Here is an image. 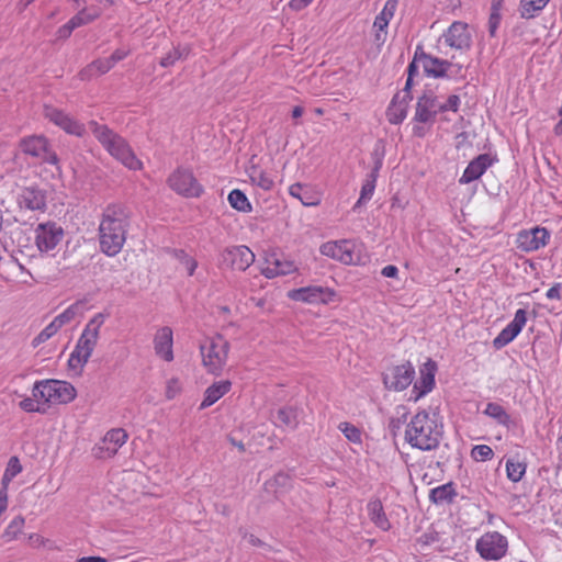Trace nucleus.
I'll return each instance as SVG.
<instances>
[{
	"instance_id": "nucleus-26",
	"label": "nucleus",
	"mask_w": 562,
	"mask_h": 562,
	"mask_svg": "<svg viewBox=\"0 0 562 562\" xmlns=\"http://www.w3.org/2000/svg\"><path fill=\"white\" fill-rule=\"evenodd\" d=\"M232 387V383L228 380H223L218 382H214L210 385L204 392V398L200 404V409H204L206 407L212 406L216 403L221 397L229 392Z\"/></svg>"
},
{
	"instance_id": "nucleus-6",
	"label": "nucleus",
	"mask_w": 562,
	"mask_h": 562,
	"mask_svg": "<svg viewBox=\"0 0 562 562\" xmlns=\"http://www.w3.org/2000/svg\"><path fill=\"white\" fill-rule=\"evenodd\" d=\"M32 395L46 404H67L76 397V389L66 381L41 380L34 383Z\"/></svg>"
},
{
	"instance_id": "nucleus-56",
	"label": "nucleus",
	"mask_w": 562,
	"mask_h": 562,
	"mask_svg": "<svg viewBox=\"0 0 562 562\" xmlns=\"http://www.w3.org/2000/svg\"><path fill=\"white\" fill-rule=\"evenodd\" d=\"M499 23H501L499 12L491 11V15H490L488 23H487L488 32L491 35L495 34V32L498 29Z\"/></svg>"
},
{
	"instance_id": "nucleus-53",
	"label": "nucleus",
	"mask_w": 562,
	"mask_h": 562,
	"mask_svg": "<svg viewBox=\"0 0 562 562\" xmlns=\"http://www.w3.org/2000/svg\"><path fill=\"white\" fill-rule=\"evenodd\" d=\"M4 472L13 477L22 472V465L18 457L13 456L9 459Z\"/></svg>"
},
{
	"instance_id": "nucleus-51",
	"label": "nucleus",
	"mask_w": 562,
	"mask_h": 562,
	"mask_svg": "<svg viewBox=\"0 0 562 562\" xmlns=\"http://www.w3.org/2000/svg\"><path fill=\"white\" fill-rule=\"evenodd\" d=\"M181 391L180 381L177 378H172L167 382L166 397L168 400L175 398Z\"/></svg>"
},
{
	"instance_id": "nucleus-38",
	"label": "nucleus",
	"mask_w": 562,
	"mask_h": 562,
	"mask_svg": "<svg viewBox=\"0 0 562 562\" xmlns=\"http://www.w3.org/2000/svg\"><path fill=\"white\" fill-rule=\"evenodd\" d=\"M95 16H98V12L90 13L87 10H81L77 15H75L64 25V29L70 33L76 27L92 21Z\"/></svg>"
},
{
	"instance_id": "nucleus-52",
	"label": "nucleus",
	"mask_w": 562,
	"mask_h": 562,
	"mask_svg": "<svg viewBox=\"0 0 562 562\" xmlns=\"http://www.w3.org/2000/svg\"><path fill=\"white\" fill-rule=\"evenodd\" d=\"M41 400H36L33 395L32 397H25L23 398L19 406L21 409H23L26 413H35L41 412L40 406L36 404V402H40Z\"/></svg>"
},
{
	"instance_id": "nucleus-22",
	"label": "nucleus",
	"mask_w": 562,
	"mask_h": 562,
	"mask_svg": "<svg viewBox=\"0 0 562 562\" xmlns=\"http://www.w3.org/2000/svg\"><path fill=\"white\" fill-rule=\"evenodd\" d=\"M497 159L490 154H480L464 169L459 182L468 184L477 180Z\"/></svg>"
},
{
	"instance_id": "nucleus-25",
	"label": "nucleus",
	"mask_w": 562,
	"mask_h": 562,
	"mask_svg": "<svg viewBox=\"0 0 562 562\" xmlns=\"http://www.w3.org/2000/svg\"><path fill=\"white\" fill-rule=\"evenodd\" d=\"M289 193L300 200L304 206H316L321 203L319 194L308 184L293 183L289 188Z\"/></svg>"
},
{
	"instance_id": "nucleus-20",
	"label": "nucleus",
	"mask_w": 562,
	"mask_h": 562,
	"mask_svg": "<svg viewBox=\"0 0 562 562\" xmlns=\"http://www.w3.org/2000/svg\"><path fill=\"white\" fill-rule=\"evenodd\" d=\"M437 372V363L428 359L419 368V379L415 382L412 390V397L414 401H418L426 394L432 391L435 386V374Z\"/></svg>"
},
{
	"instance_id": "nucleus-61",
	"label": "nucleus",
	"mask_w": 562,
	"mask_h": 562,
	"mask_svg": "<svg viewBox=\"0 0 562 562\" xmlns=\"http://www.w3.org/2000/svg\"><path fill=\"white\" fill-rule=\"evenodd\" d=\"M59 329L56 327V325L50 322L41 333L40 335L45 339L48 340L50 337H53Z\"/></svg>"
},
{
	"instance_id": "nucleus-1",
	"label": "nucleus",
	"mask_w": 562,
	"mask_h": 562,
	"mask_svg": "<svg viewBox=\"0 0 562 562\" xmlns=\"http://www.w3.org/2000/svg\"><path fill=\"white\" fill-rule=\"evenodd\" d=\"M132 211L123 203H111L103 210L99 224V244L103 254L116 256L123 248L131 225Z\"/></svg>"
},
{
	"instance_id": "nucleus-49",
	"label": "nucleus",
	"mask_w": 562,
	"mask_h": 562,
	"mask_svg": "<svg viewBox=\"0 0 562 562\" xmlns=\"http://www.w3.org/2000/svg\"><path fill=\"white\" fill-rule=\"evenodd\" d=\"M460 106V98L457 94H451L448 97L447 101L445 103H439V111L440 113L452 111L458 112Z\"/></svg>"
},
{
	"instance_id": "nucleus-59",
	"label": "nucleus",
	"mask_w": 562,
	"mask_h": 562,
	"mask_svg": "<svg viewBox=\"0 0 562 562\" xmlns=\"http://www.w3.org/2000/svg\"><path fill=\"white\" fill-rule=\"evenodd\" d=\"M562 291V283H554L546 293L549 300H560Z\"/></svg>"
},
{
	"instance_id": "nucleus-47",
	"label": "nucleus",
	"mask_w": 562,
	"mask_h": 562,
	"mask_svg": "<svg viewBox=\"0 0 562 562\" xmlns=\"http://www.w3.org/2000/svg\"><path fill=\"white\" fill-rule=\"evenodd\" d=\"M271 261H272V265L276 266L277 270H279L281 276L290 274L296 270V267L294 266V263L292 261L281 260L274 256H272Z\"/></svg>"
},
{
	"instance_id": "nucleus-54",
	"label": "nucleus",
	"mask_w": 562,
	"mask_h": 562,
	"mask_svg": "<svg viewBox=\"0 0 562 562\" xmlns=\"http://www.w3.org/2000/svg\"><path fill=\"white\" fill-rule=\"evenodd\" d=\"M181 254V263L184 266L187 272H188V276H193L196 267H198V262L194 258L188 256L184 254V251H180Z\"/></svg>"
},
{
	"instance_id": "nucleus-3",
	"label": "nucleus",
	"mask_w": 562,
	"mask_h": 562,
	"mask_svg": "<svg viewBox=\"0 0 562 562\" xmlns=\"http://www.w3.org/2000/svg\"><path fill=\"white\" fill-rule=\"evenodd\" d=\"M89 127L102 147L123 166L130 170H140L143 168V162L136 157L124 137L108 125L99 124L95 121H90Z\"/></svg>"
},
{
	"instance_id": "nucleus-18",
	"label": "nucleus",
	"mask_w": 562,
	"mask_h": 562,
	"mask_svg": "<svg viewBox=\"0 0 562 562\" xmlns=\"http://www.w3.org/2000/svg\"><path fill=\"white\" fill-rule=\"evenodd\" d=\"M415 61H422L424 72L428 77L443 78L452 64L446 59L432 57L424 52L422 45H417L415 50Z\"/></svg>"
},
{
	"instance_id": "nucleus-23",
	"label": "nucleus",
	"mask_w": 562,
	"mask_h": 562,
	"mask_svg": "<svg viewBox=\"0 0 562 562\" xmlns=\"http://www.w3.org/2000/svg\"><path fill=\"white\" fill-rule=\"evenodd\" d=\"M412 99V92H407L406 97L404 90L393 97L386 112L387 120L391 124H401L406 119L408 103Z\"/></svg>"
},
{
	"instance_id": "nucleus-34",
	"label": "nucleus",
	"mask_w": 562,
	"mask_h": 562,
	"mask_svg": "<svg viewBox=\"0 0 562 562\" xmlns=\"http://www.w3.org/2000/svg\"><path fill=\"white\" fill-rule=\"evenodd\" d=\"M550 0H521L520 1V15L525 19L533 18L542 11Z\"/></svg>"
},
{
	"instance_id": "nucleus-43",
	"label": "nucleus",
	"mask_w": 562,
	"mask_h": 562,
	"mask_svg": "<svg viewBox=\"0 0 562 562\" xmlns=\"http://www.w3.org/2000/svg\"><path fill=\"white\" fill-rule=\"evenodd\" d=\"M92 451L97 459H109L116 454L117 449L110 443H105V439L103 438L94 446Z\"/></svg>"
},
{
	"instance_id": "nucleus-39",
	"label": "nucleus",
	"mask_w": 562,
	"mask_h": 562,
	"mask_svg": "<svg viewBox=\"0 0 562 562\" xmlns=\"http://www.w3.org/2000/svg\"><path fill=\"white\" fill-rule=\"evenodd\" d=\"M104 439L105 443H110L119 450L126 442L127 434L122 428H114L105 434Z\"/></svg>"
},
{
	"instance_id": "nucleus-42",
	"label": "nucleus",
	"mask_w": 562,
	"mask_h": 562,
	"mask_svg": "<svg viewBox=\"0 0 562 562\" xmlns=\"http://www.w3.org/2000/svg\"><path fill=\"white\" fill-rule=\"evenodd\" d=\"M189 54L188 47H175L172 50H170L166 56H164L160 59V65L162 67H170L172 66L178 59H181L183 57H187Z\"/></svg>"
},
{
	"instance_id": "nucleus-19",
	"label": "nucleus",
	"mask_w": 562,
	"mask_h": 562,
	"mask_svg": "<svg viewBox=\"0 0 562 562\" xmlns=\"http://www.w3.org/2000/svg\"><path fill=\"white\" fill-rule=\"evenodd\" d=\"M526 323L527 312L524 308L517 310L514 319L494 338L493 347L499 350L510 344L520 334Z\"/></svg>"
},
{
	"instance_id": "nucleus-63",
	"label": "nucleus",
	"mask_w": 562,
	"mask_h": 562,
	"mask_svg": "<svg viewBox=\"0 0 562 562\" xmlns=\"http://www.w3.org/2000/svg\"><path fill=\"white\" fill-rule=\"evenodd\" d=\"M381 274L385 278H396L398 274V269L394 265H387L382 269Z\"/></svg>"
},
{
	"instance_id": "nucleus-35",
	"label": "nucleus",
	"mask_w": 562,
	"mask_h": 562,
	"mask_svg": "<svg viewBox=\"0 0 562 562\" xmlns=\"http://www.w3.org/2000/svg\"><path fill=\"white\" fill-rule=\"evenodd\" d=\"M82 307L81 302H75L69 305L64 312L57 315L52 322L60 329L64 325L70 323L78 315Z\"/></svg>"
},
{
	"instance_id": "nucleus-4",
	"label": "nucleus",
	"mask_w": 562,
	"mask_h": 562,
	"mask_svg": "<svg viewBox=\"0 0 562 562\" xmlns=\"http://www.w3.org/2000/svg\"><path fill=\"white\" fill-rule=\"evenodd\" d=\"M106 315L103 313L95 314L85 326L76 347L69 356L68 367L71 370L81 372L86 363L89 361L94 347L99 339L101 326L104 324Z\"/></svg>"
},
{
	"instance_id": "nucleus-21",
	"label": "nucleus",
	"mask_w": 562,
	"mask_h": 562,
	"mask_svg": "<svg viewBox=\"0 0 562 562\" xmlns=\"http://www.w3.org/2000/svg\"><path fill=\"white\" fill-rule=\"evenodd\" d=\"M550 239V233L546 227L537 226L529 231H522L517 236L518 248L530 252L544 247Z\"/></svg>"
},
{
	"instance_id": "nucleus-57",
	"label": "nucleus",
	"mask_w": 562,
	"mask_h": 562,
	"mask_svg": "<svg viewBox=\"0 0 562 562\" xmlns=\"http://www.w3.org/2000/svg\"><path fill=\"white\" fill-rule=\"evenodd\" d=\"M468 24L463 22H453L448 29V35H462L465 33Z\"/></svg>"
},
{
	"instance_id": "nucleus-28",
	"label": "nucleus",
	"mask_w": 562,
	"mask_h": 562,
	"mask_svg": "<svg viewBox=\"0 0 562 562\" xmlns=\"http://www.w3.org/2000/svg\"><path fill=\"white\" fill-rule=\"evenodd\" d=\"M368 514L371 521L381 530L390 529L391 524L384 513L382 502L378 498L372 499L367 505Z\"/></svg>"
},
{
	"instance_id": "nucleus-7",
	"label": "nucleus",
	"mask_w": 562,
	"mask_h": 562,
	"mask_svg": "<svg viewBox=\"0 0 562 562\" xmlns=\"http://www.w3.org/2000/svg\"><path fill=\"white\" fill-rule=\"evenodd\" d=\"M19 148L23 154L35 158L41 164L53 165L60 170L59 158L46 136L34 134L22 137L19 142Z\"/></svg>"
},
{
	"instance_id": "nucleus-15",
	"label": "nucleus",
	"mask_w": 562,
	"mask_h": 562,
	"mask_svg": "<svg viewBox=\"0 0 562 562\" xmlns=\"http://www.w3.org/2000/svg\"><path fill=\"white\" fill-rule=\"evenodd\" d=\"M415 378V368L411 362L389 368L383 373V383L387 390L400 392L407 389Z\"/></svg>"
},
{
	"instance_id": "nucleus-14",
	"label": "nucleus",
	"mask_w": 562,
	"mask_h": 562,
	"mask_svg": "<svg viewBox=\"0 0 562 562\" xmlns=\"http://www.w3.org/2000/svg\"><path fill=\"white\" fill-rule=\"evenodd\" d=\"M335 296L336 292L333 289L321 285H310L288 292V297L292 301L308 304H328L334 301Z\"/></svg>"
},
{
	"instance_id": "nucleus-45",
	"label": "nucleus",
	"mask_w": 562,
	"mask_h": 562,
	"mask_svg": "<svg viewBox=\"0 0 562 562\" xmlns=\"http://www.w3.org/2000/svg\"><path fill=\"white\" fill-rule=\"evenodd\" d=\"M471 457L475 461H488L494 457V452L487 445H477L472 448Z\"/></svg>"
},
{
	"instance_id": "nucleus-13",
	"label": "nucleus",
	"mask_w": 562,
	"mask_h": 562,
	"mask_svg": "<svg viewBox=\"0 0 562 562\" xmlns=\"http://www.w3.org/2000/svg\"><path fill=\"white\" fill-rule=\"evenodd\" d=\"M16 203L20 209L44 213L47 210V190L37 184L22 187Z\"/></svg>"
},
{
	"instance_id": "nucleus-55",
	"label": "nucleus",
	"mask_w": 562,
	"mask_h": 562,
	"mask_svg": "<svg viewBox=\"0 0 562 562\" xmlns=\"http://www.w3.org/2000/svg\"><path fill=\"white\" fill-rule=\"evenodd\" d=\"M446 43L451 47H470V37H446Z\"/></svg>"
},
{
	"instance_id": "nucleus-33",
	"label": "nucleus",
	"mask_w": 562,
	"mask_h": 562,
	"mask_svg": "<svg viewBox=\"0 0 562 562\" xmlns=\"http://www.w3.org/2000/svg\"><path fill=\"white\" fill-rule=\"evenodd\" d=\"M231 206L239 212L249 213L252 210L247 195L239 189H234L227 198Z\"/></svg>"
},
{
	"instance_id": "nucleus-24",
	"label": "nucleus",
	"mask_w": 562,
	"mask_h": 562,
	"mask_svg": "<svg viewBox=\"0 0 562 562\" xmlns=\"http://www.w3.org/2000/svg\"><path fill=\"white\" fill-rule=\"evenodd\" d=\"M172 345V329L168 326L159 328L154 337L155 353L165 361L170 362L173 360Z\"/></svg>"
},
{
	"instance_id": "nucleus-40",
	"label": "nucleus",
	"mask_w": 562,
	"mask_h": 562,
	"mask_svg": "<svg viewBox=\"0 0 562 562\" xmlns=\"http://www.w3.org/2000/svg\"><path fill=\"white\" fill-rule=\"evenodd\" d=\"M24 522L25 520L23 516L14 517L5 528L3 538H5L8 541L15 539L22 532Z\"/></svg>"
},
{
	"instance_id": "nucleus-48",
	"label": "nucleus",
	"mask_w": 562,
	"mask_h": 562,
	"mask_svg": "<svg viewBox=\"0 0 562 562\" xmlns=\"http://www.w3.org/2000/svg\"><path fill=\"white\" fill-rule=\"evenodd\" d=\"M418 63L419 61H415V57H414L407 67V79H406V82H405V86L403 89L405 91L406 97H407V92H412L411 90L413 87L414 77L418 74Z\"/></svg>"
},
{
	"instance_id": "nucleus-50",
	"label": "nucleus",
	"mask_w": 562,
	"mask_h": 562,
	"mask_svg": "<svg viewBox=\"0 0 562 562\" xmlns=\"http://www.w3.org/2000/svg\"><path fill=\"white\" fill-rule=\"evenodd\" d=\"M239 533L243 536L244 539H247L249 544L262 548L267 551L271 550V547L268 543L263 542L252 533H247V531L244 528H239Z\"/></svg>"
},
{
	"instance_id": "nucleus-44",
	"label": "nucleus",
	"mask_w": 562,
	"mask_h": 562,
	"mask_svg": "<svg viewBox=\"0 0 562 562\" xmlns=\"http://www.w3.org/2000/svg\"><path fill=\"white\" fill-rule=\"evenodd\" d=\"M291 476L288 473L279 472L274 475V477L266 483L267 487H276L274 493H278V488L288 490L291 486Z\"/></svg>"
},
{
	"instance_id": "nucleus-58",
	"label": "nucleus",
	"mask_w": 562,
	"mask_h": 562,
	"mask_svg": "<svg viewBox=\"0 0 562 562\" xmlns=\"http://www.w3.org/2000/svg\"><path fill=\"white\" fill-rule=\"evenodd\" d=\"M268 266L266 268H263L261 270V273L267 278V279H273L278 276H281V273L279 272V270H277L276 266L272 265V261L271 259H268Z\"/></svg>"
},
{
	"instance_id": "nucleus-32",
	"label": "nucleus",
	"mask_w": 562,
	"mask_h": 562,
	"mask_svg": "<svg viewBox=\"0 0 562 562\" xmlns=\"http://www.w3.org/2000/svg\"><path fill=\"white\" fill-rule=\"evenodd\" d=\"M398 0H387L384 4L382 12L375 18L373 26L379 31L383 32L389 25L390 20L393 18L396 11Z\"/></svg>"
},
{
	"instance_id": "nucleus-31",
	"label": "nucleus",
	"mask_w": 562,
	"mask_h": 562,
	"mask_svg": "<svg viewBox=\"0 0 562 562\" xmlns=\"http://www.w3.org/2000/svg\"><path fill=\"white\" fill-rule=\"evenodd\" d=\"M483 414L488 416L490 418L497 422V424L509 428L513 424L510 415L506 412V409L495 402H490L486 404Z\"/></svg>"
},
{
	"instance_id": "nucleus-16",
	"label": "nucleus",
	"mask_w": 562,
	"mask_h": 562,
	"mask_svg": "<svg viewBox=\"0 0 562 562\" xmlns=\"http://www.w3.org/2000/svg\"><path fill=\"white\" fill-rule=\"evenodd\" d=\"M221 261L226 267L246 271L255 261V254L245 245L231 246L221 254Z\"/></svg>"
},
{
	"instance_id": "nucleus-12",
	"label": "nucleus",
	"mask_w": 562,
	"mask_h": 562,
	"mask_svg": "<svg viewBox=\"0 0 562 562\" xmlns=\"http://www.w3.org/2000/svg\"><path fill=\"white\" fill-rule=\"evenodd\" d=\"M64 237V228L54 221L40 223L34 229L35 246L42 254L54 250Z\"/></svg>"
},
{
	"instance_id": "nucleus-8",
	"label": "nucleus",
	"mask_w": 562,
	"mask_h": 562,
	"mask_svg": "<svg viewBox=\"0 0 562 562\" xmlns=\"http://www.w3.org/2000/svg\"><path fill=\"white\" fill-rule=\"evenodd\" d=\"M319 251L322 255L338 260L344 265L363 263L362 245L353 240L327 241L321 246Z\"/></svg>"
},
{
	"instance_id": "nucleus-64",
	"label": "nucleus",
	"mask_w": 562,
	"mask_h": 562,
	"mask_svg": "<svg viewBox=\"0 0 562 562\" xmlns=\"http://www.w3.org/2000/svg\"><path fill=\"white\" fill-rule=\"evenodd\" d=\"M372 158L374 162L373 169L380 171L383 165V153H380L378 149H374V151L372 153Z\"/></svg>"
},
{
	"instance_id": "nucleus-62",
	"label": "nucleus",
	"mask_w": 562,
	"mask_h": 562,
	"mask_svg": "<svg viewBox=\"0 0 562 562\" xmlns=\"http://www.w3.org/2000/svg\"><path fill=\"white\" fill-rule=\"evenodd\" d=\"M313 0H290L289 7L294 11H301L308 7Z\"/></svg>"
},
{
	"instance_id": "nucleus-17",
	"label": "nucleus",
	"mask_w": 562,
	"mask_h": 562,
	"mask_svg": "<svg viewBox=\"0 0 562 562\" xmlns=\"http://www.w3.org/2000/svg\"><path fill=\"white\" fill-rule=\"evenodd\" d=\"M44 116L64 130L67 134L81 137L86 132L83 124L79 123L77 120L72 119L67 113L57 108L45 105Z\"/></svg>"
},
{
	"instance_id": "nucleus-37",
	"label": "nucleus",
	"mask_w": 562,
	"mask_h": 562,
	"mask_svg": "<svg viewBox=\"0 0 562 562\" xmlns=\"http://www.w3.org/2000/svg\"><path fill=\"white\" fill-rule=\"evenodd\" d=\"M526 463L508 459L506 461L507 477L514 483L519 482L526 473Z\"/></svg>"
},
{
	"instance_id": "nucleus-9",
	"label": "nucleus",
	"mask_w": 562,
	"mask_h": 562,
	"mask_svg": "<svg viewBox=\"0 0 562 562\" xmlns=\"http://www.w3.org/2000/svg\"><path fill=\"white\" fill-rule=\"evenodd\" d=\"M200 350L207 372L214 375L221 374L228 356V341L218 335L201 345Z\"/></svg>"
},
{
	"instance_id": "nucleus-41",
	"label": "nucleus",
	"mask_w": 562,
	"mask_h": 562,
	"mask_svg": "<svg viewBox=\"0 0 562 562\" xmlns=\"http://www.w3.org/2000/svg\"><path fill=\"white\" fill-rule=\"evenodd\" d=\"M338 429L350 442L361 443V430L355 425L344 422L339 424Z\"/></svg>"
},
{
	"instance_id": "nucleus-36",
	"label": "nucleus",
	"mask_w": 562,
	"mask_h": 562,
	"mask_svg": "<svg viewBox=\"0 0 562 562\" xmlns=\"http://www.w3.org/2000/svg\"><path fill=\"white\" fill-rule=\"evenodd\" d=\"M250 180L254 184L261 188L265 191H269L273 188V179L267 172L252 167L249 172Z\"/></svg>"
},
{
	"instance_id": "nucleus-2",
	"label": "nucleus",
	"mask_w": 562,
	"mask_h": 562,
	"mask_svg": "<svg viewBox=\"0 0 562 562\" xmlns=\"http://www.w3.org/2000/svg\"><path fill=\"white\" fill-rule=\"evenodd\" d=\"M443 436V425L426 411L415 414L406 426L405 440L413 447L423 451L438 448Z\"/></svg>"
},
{
	"instance_id": "nucleus-29",
	"label": "nucleus",
	"mask_w": 562,
	"mask_h": 562,
	"mask_svg": "<svg viewBox=\"0 0 562 562\" xmlns=\"http://www.w3.org/2000/svg\"><path fill=\"white\" fill-rule=\"evenodd\" d=\"M457 496L452 482L437 486L429 492V499L434 504H451Z\"/></svg>"
},
{
	"instance_id": "nucleus-46",
	"label": "nucleus",
	"mask_w": 562,
	"mask_h": 562,
	"mask_svg": "<svg viewBox=\"0 0 562 562\" xmlns=\"http://www.w3.org/2000/svg\"><path fill=\"white\" fill-rule=\"evenodd\" d=\"M374 190H375V183H372V181L364 180V182L361 187L360 198L356 202L355 207H359L360 205L368 202L372 198Z\"/></svg>"
},
{
	"instance_id": "nucleus-11",
	"label": "nucleus",
	"mask_w": 562,
	"mask_h": 562,
	"mask_svg": "<svg viewBox=\"0 0 562 562\" xmlns=\"http://www.w3.org/2000/svg\"><path fill=\"white\" fill-rule=\"evenodd\" d=\"M167 182L171 190L184 198H200L204 193L203 186L188 168H177Z\"/></svg>"
},
{
	"instance_id": "nucleus-30",
	"label": "nucleus",
	"mask_w": 562,
	"mask_h": 562,
	"mask_svg": "<svg viewBox=\"0 0 562 562\" xmlns=\"http://www.w3.org/2000/svg\"><path fill=\"white\" fill-rule=\"evenodd\" d=\"M112 67H114V65L109 57L97 59L83 68L79 72V76L81 80H90L95 75L106 74Z\"/></svg>"
},
{
	"instance_id": "nucleus-27",
	"label": "nucleus",
	"mask_w": 562,
	"mask_h": 562,
	"mask_svg": "<svg viewBox=\"0 0 562 562\" xmlns=\"http://www.w3.org/2000/svg\"><path fill=\"white\" fill-rule=\"evenodd\" d=\"M297 408L295 406H283L272 415V420L278 427H288L294 430L299 426Z\"/></svg>"
},
{
	"instance_id": "nucleus-10",
	"label": "nucleus",
	"mask_w": 562,
	"mask_h": 562,
	"mask_svg": "<svg viewBox=\"0 0 562 562\" xmlns=\"http://www.w3.org/2000/svg\"><path fill=\"white\" fill-rule=\"evenodd\" d=\"M475 550L485 561H498L507 554L508 539L498 531H487L476 540Z\"/></svg>"
},
{
	"instance_id": "nucleus-60",
	"label": "nucleus",
	"mask_w": 562,
	"mask_h": 562,
	"mask_svg": "<svg viewBox=\"0 0 562 562\" xmlns=\"http://www.w3.org/2000/svg\"><path fill=\"white\" fill-rule=\"evenodd\" d=\"M130 54V49L126 48H117L112 53V55L109 57L113 65L119 63L120 60L124 59Z\"/></svg>"
},
{
	"instance_id": "nucleus-5",
	"label": "nucleus",
	"mask_w": 562,
	"mask_h": 562,
	"mask_svg": "<svg viewBox=\"0 0 562 562\" xmlns=\"http://www.w3.org/2000/svg\"><path fill=\"white\" fill-rule=\"evenodd\" d=\"M438 113H440V111L436 93L432 90H424L422 95L417 99L415 114L412 119L413 135L418 138H424L436 122Z\"/></svg>"
}]
</instances>
